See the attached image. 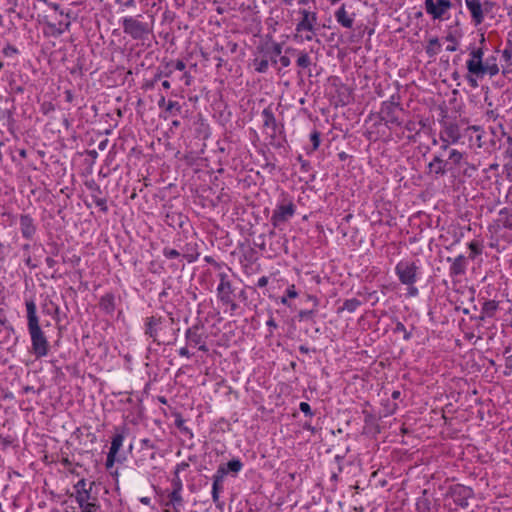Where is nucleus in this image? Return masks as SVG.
<instances>
[{"label":"nucleus","mask_w":512,"mask_h":512,"mask_svg":"<svg viewBox=\"0 0 512 512\" xmlns=\"http://www.w3.org/2000/svg\"><path fill=\"white\" fill-rule=\"evenodd\" d=\"M484 50L482 47H469V59L466 62V79L473 88L478 86L477 78H483L485 75L494 77L499 73L497 59L494 56L488 57L483 61Z\"/></svg>","instance_id":"f257e3e1"},{"label":"nucleus","mask_w":512,"mask_h":512,"mask_svg":"<svg viewBox=\"0 0 512 512\" xmlns=\"http://www.w3.org/2000/svg\"><path fill=\"white\" fill-rule=\"evenodd\" d=\"M27 327L31 338V352L36 358H43L48 355L49 342L42 331L37 316V308L34 301L26 302Z\"/></svg>","instance_id":"f03ea898"},{"label":"nucleus","mask_w":512,"mask_h":512,"mask_svg":"<svg viewBox=\"0 0 512 512\" xmlns=\"http://www.w3.org/2000/svg\"><path fill=\"white\" fill-rule=\"evenodd\" d=\"M300 19L295 27L294 39L298 42L312 41L317 33L318 15L315 11L300 9Z\"/></svg>","instance_id":"7ed1b4c3"},{"label":"nucleus","mask_w":512,"mask_h":512,"mask_svg":"<svg viewBox=\"0 0 512 512\" xmlns=\"http://www.w3.org/2000/svg\"><path fill=\"white\" fill-rule=\"evenodd\" d=\"M137 17H124L122 19L123 32L134 40H144L152 31L148 23L142 22Z\"/></svg>","instance_id":"20e7f679"},{"label":"nucleus","mask_w":512,"mask_h":512,"mask_svg":"<svg viewBox=\"0 0 512 512\" xmlns=\"http://www.w3.org/2000/svg\"><path fill=\"white\" fill-rule=\"evenodd\" d=\"M218 278L219 284L217 286V297L222 304L229 306L231 314H233L237 310L238 305L234 299L235 294L232 283L229 280V276L226 272H220L218 274Z\"/></svg>","instance_id":"39448f33"},{"label":"nucleus","mask_w":512,"mask_h":512,"mask_svg":"<svg viewBox=\"0 0 512 512\" xmlns=\"http://www.w3.org/2000/svg\"><path fill=\"white\" fill-rule=\"evenodd\" d=\"M295 211V204L291 200L284 199L278 203L274 209L271 216V224L274 227H279L280 225L286 223L290 218H292L295 214Z\"/></svg>","instance_id":"423d86ee"},{"label":"nucleus","mask_w":512,"mask_h":512,"mask_svg":"<svg viewBox=\"0 0 512 512\" xmlns=\"http://www.w3.org/2000/svg\"><path fill=\"white\" fill-rule=\"evenodd\" d=\"M395 272L404 285L411 286L417 281L418 267L414 262L401 261L395 267Z\"/></svg>","instance_id":"0eeeda50"},{"label":"nucleus","mask_w":512,"mask_h":512,"mask_svg":"<svg viewBox=\"0 0 512 512\" xmlns=\"http://www.w3.org/2000/svg\"><path fill=\"white\" fill-rule=\"evenodd\" d=\"M465 4L475 25L484 21L485 14L489 13L493 6L490 1L481 2L480 0H465Z\"/></svg>","instance_id":"6e6552de"},{"label":"nucleus","mask_w":512,"mask_h":512,"mask_svg":"<svg viewBox=\"0 0 512 512\" xmlns=\"http://www.w3.org/2000/svg\"><path fill=\"white\" fill-rule=\"evenodd\" d=\"M452 7L450 0H425L424 8L434 20H442Z\"/></svg>","instance_id":"1a4fd4ad"},{"label":"nucleus","mask_w":512,"mask_h":512,"mask_svg":"<svg viewBox=\"0 0 512 512\" xmlns=\"http://www.w3.org/2000/svg\"><path fill=\"white\" fill-rule=\"evenodd\" d=\"M473 494V490L464 485L458 484L450 488V496L453 502L461 508L469 506V499L473 497Z\"/></svg>","instance_id":"9d476101"},{"label":"nucleus","mask_w":512,"mask_h":512,"mask_svg":"<svg viewBox=\"0 0 512 512\" xmlns=\"http://www.w3.org/2000/svg\"><path fill=\"white\" fill-rule=\"evenodd\" d=\"M226 476V471L224 470V464H221L213 475V483H212V500L216 504L217 507H221L222 503L219 501V495L223 491V482Z\"/></svg>","instance_id":"9b49d317"},{"label":"nucleus","mask_w":512,"mask_h":512,"mask_svg":"<svg viewBox=\"0 0 512 512\" xmlns=\"http://www.w3.org/2000/svg\"><path fill=\"white\" fill-rule=\"evenodd\" d=\"M185 337L189 345L199 346V350L203 352L208 351L204 337L201 333H199V327L197 325L188 328L186 330Z\"/></svg>","instance_id":"f8f14e48"},{"label":"nucleus","mask_w":512,"mask_h":512,"mask_svg":"<svg viewBox=\"0 0 512 512\" xmlns=\"http://www.w3.org/2000/svg\"><path fill=\"white\" fill-rule=\"evenodd\" d=\"M163 323L162 317L151 316L146 319L145 334L153 339L154 342L160 344L158 340V331L161 329Z\"/></svg>","instance_id":"ddd939ff"},{"label":"nucleus","mask_w":512,"mask_h":512,"mask_svg":"<svg viewBox=\"0 0 512 512\" xmlns=\"http://www.w3.org/2000/svg\"><path fill=\"white\" fill-rule=\"evenodd\" d=\"M430 173H434L437 176H443L448 170L451 169L450 162L445 161L442 155H435L432 161L428 164Z\"/></svg>","instance_id":"4468645a"},{"label":"nucleus","mask_w":512,"mask_h":512,"mask_svg":"<svg viewBox=\"0 0 512 512\" xmlns=\"http://www.w3.org/2000/svg\"><path fill=\"white\" fill-rule=\"evenodd\" d=\"M162 504L164 507H172L174 512H181L184 507L182 492L169 491L167 493V500L163 501Z\"/></svg>","instance_id":"2eb2a0df"},{"label":"nucleus","mask_w":512,"mask_h":512,"mask_svg":"<svg viewBox=\"0 0 512 512\" xmlns=\"http://www.w3.org/2000/svg\"><path fill=\"white\" fill-rule=\"evenodd\" d=\"M20 230L22 236L26 239H31L35 234L36 227L34 225L33 219L29 215H21Z\"/></svg>","instance_id":"dca6fc26"},{"label":"nucleus","mask_w":512,"mask_h":512,"mask_svg":"<svg viewBox=\"0 0 512 512\" xmlns=\"http://www.w3.org/2000/svg\"><path fill=\"white\" fill-rule=\"evenodd\" d=\"M181 254L184 259L187 260V262L192 263L196 261L200 255L198 252V245L196 242H189L186 243L181 248Z\"/></svg>","instance_id":"f3484780"},{"label":"nucleus","mask_w":512,"mask_h":512,"mask_svg":"<svg viewBox=\"0 0 512 512\" xmlns=\"http://www.w3.org/2000/svg\"><path fill=\"white\" fill-rule=\"evenodd\" d=\"M467 268V261L463 255L457 256L450 266V275L453 277L461 276L465 273Z\"/></svg>","instance_id":"a211bd4d"},{"label":"nucleus","mask_w":512,"mask_h":512,"mask_svg":"<svg viewBox=\"0 0 512 512\" xmlns=\"http://www.w3.org/2000/svg\"><path fill=\"white\" fill-rule=\"evenodd\" d=\"M65 19L59 20L57 23H48V27L51 29L53 36L58 37L65 31L69 30L71 22L69 20V14L65 15Z\"/></svg>","instance_id":"6ab92c4d"},{"label":"nucleus","mask_w":512,"mask_h":512,"mask_svg":"<svg viewBox=\"0 0 512 512\" xmlns=\"http://www.w3.org/2000/svg\"><path fill=\"white\" fill-rule=\"evenodd\" d=\"M335 18L343 27L352 28L354 20L346 11L344 4L335 12Z\"/></svg>","instance_id":"aec40b11"},{"label":"nucleus","mask_w":512,"mask_h":512,"mask_svg":"<svg viewBox=\"0 0 512 512\" xmlns=\"http://www.w3.org/2000/svg\"><path fill=\"white\" fill-rule=\"evenodd\" d=\"M499 303L495 300H488L483 303L482 309H481V319H484L486 317L492 318L494 317L496 311L498 310Z\"/></svg>","instance_id":"412c9836"},{"label":"nucleus","mask_w":512,"mask_h":512,"mask_svg":"<svg viewBox=\"0 0 512 512\" xmlns=\"http://www.w3.org/2000/svg\"><path fill=\"white\" fill-rule=\"evenodd\" d=\"M94 485L95 483L91 482L87 491H79L78 493H76L75 499L79 506H83L86 503L96 501V497H93L91 494L92 487Z\"/></svg>","instance_id":"4be33fe9"},{"label":"nucleus","mask_w":512,"mask_h":512,"mask_svg":"<svg viewBox=\"0 0 512 512\" xmlns=\"http://www.w3.org/2000/svg\"><path fill=\"white\" fill-rule=\"evenodd\" d=\"M460 37H461V35H460V33H458L457 30L448 31L447 35L445 36V40L449 43L446 46V50L449 52L456 51L459 46Z\"/></svg>","instance_id":"5701e85b"},{"label":"nucleus","mask_w":512,"mask_h":512,"mask_svg":"<svg viewBox=\"0 0 512 512\" xmlns=\"http://www.w3.org/2000/svg\"><path fill=\"white\" fill-rule=\"evenodd\" d=\"M262 119L264 127L271 129L272 132L275 133L277 122L273 112L270 109H264L262 111Z\"/></svg>","instance_id":"b1692460"},{"label":"nucleus","mask_w":512,"mask_h":512,"mask_svg":"<svg viewBox=\"0 0 512 512\" xmlns=\"http://www.w3.org/2000/svg\"><path fill=\"white\" fill-rule=\"evenodd\" d=\"M441 50V44L437 37H432L428 40V44L425 48V52L429 58H434L439 54Z\"/></svg>","instance_id":"393cba45"},{"label":"nucleus","mask_w":512,"mask_h":512,"mask_svg":"<svg viewBox=\"0 0 512 512\" xmlns=\"http://www.w3.org/2000/svg\"><path fill=\"white\" fill-rule=\"evenodd\" d=\"M499 222L504 228L512 230V209H501L499 212Z\"/></svg>","instance_id":"a878e982"},{"label":"nucleus","mask_w":512,"mask_h":512,"mask_svg":"<svg viewBox=\"0 0 512 512\" xmlns=\"http://www.w3.org/2000/svg\"><path fill=\"white\" fill-rule=\"evenodd\" d=\"M100 307L106 312L110 313L114 310V296L112 294H106L100 299Z\"/></svg>","instance_id":"bb28decb"},{"label":"nucleus","mask_w":512,"mask_h":512,"mask_svg":"<svg viewBox=\"0 0 512 512\" xmlns=\"http://www.w3.org/2000/svg\"><path fill=\"white\" fill-rule=\"evenodd\" d=\"M440 135H445L452 143H456L460 138L458 128L454 125L446 127Z\"/></svg>","instance_id":"cd10ccee"},{"label":"nucleus","mask_w":512,"mask_h":512,"mask_svg":"<svg viewBox=\"0 0 512 512\" xmlns=\"http://www.w3.org/2000/svg\"><path fill=\"white\" fill-rule=\"evenodd\" d=\"M243 468V463L239 459H232L226 465H224V470L226 471V475L231 472L236 475Z\"/></svg>","instance_id":"c85d7f7f"},{"label":"nucleus","mask_w":512,"mask_h":512,"mask_svg":"<svg viewBox=\"0 0 512 512\" xmlns=\"http://www.w3.org/2000/svg\"><path fill=\"white\" fill-rule=\"evenodd\" d=\"M124 436L122 434H116L113 436L111 441V446L109 452L112 454H117L120 448L123 445Z\"/></svg>","instance_id":"c756f323"},{"label":"nucleus","mask_w":512,"mask_h":512,"mask_svg":"<svg viewBox=\"0 0 512 512\" xmlns=\"http://www.w3.org/2000/svg\"><path fill=\"white\" fill-rule=\"evenodd\" d=\"M297 65L301 68H308L311 65V58L306 52H300Z\"/></svg>","instance_id":"7c9ffc66"},{"label":"nucleus","mask_w":512,"mask_h":512,"mask_svg":"<svg viewBox=\"0 0 512 512\" xmlns=\"http://www.w3.org/2000/svg\"><path fill=\"white\" fill-rule=\"evenodd\" d=\"M183 484L182 480L179 477V469H176L175 476L172 479V492H182Z\"/></svg>","instance_id":"2f4dec72"},{"label":"nucleus","mask_w":512,"mask_h":512,"mask_svg":"<svg viewBox=\"0 0 512 512\" xmlns=\"http://www.w3.org/2000/svg\"><path fill=\"white\" fill-rule=\"evenodd\" d=\"M463 159V154L456 150V149H452L449 153V162H450V165L451 164H454V165H459L461 160Z\"/></svg>","instance_id":"473e14b6"},{"label":"nucleus","mask_w":512,"mask_h":512,"mask_svg":"<svg viewBox=\"0 0 512 512\" xmlns=\"http://www.w3.org/2000/svg\"><path fill=\"white\" fill-rule=\"evenodd\" d=\"M359 305L360 301L358 299L352 298L344 302L342 309L347 310L348 312H354Z\"/></svg>","instance_id":"72a5a7b5"},{"label":"nucleus","mask_w":512,"mask_h":512,"mask_svg":"<svg viewBox=\"0 0 512 512\" xmlns=\"http://www.w3.org/2000/svg\"><path fill=\"white\" fill-rule=\"evenodd\" d=\"M255 70L259 73H265L268 70L269 62L267 59L255 60Z\"/></svg>","instance_id":"f704fd0d"},{"label":"nucleus","mask_w":512,"mask_h":512,"mask_svg":"<svg viewBox=\"0 0 512 512\" xmlns=\"http://www.w3.org/2000/svg\"><path fill=\"white\" fill-rule=\"evenodd\" d=\"M469 249L471 250L470 257L473 259L477 255L482 253V245L478 241H472L469 243Z\"/></svg>","instance_id":"c9c22d12"},{"label":"nucleus","mask_w":512,"mask_h":512,"mask_svg":"<svg viewBox=\"0 0 512 512\" xmlns=\"http://www.w3.org/2000/svg\"><path fill=\"white\" fill-rule=\"evenodd\" d=\"M163 255L168 259H174V258H178V257L182 256L181 250L178 251L176 249H172V248H168V247L163 249Z\"/></svg>","instance_id":"e433bc0d"},{"label":"nucleus","mask_w":512,"mask_h":512,"mask_svg":"<svg viewBox=\"0 0 512 512\" xmlns=\"http://www.w3.org/2000/svg\"><path fill=\"white\" fill-rule=\"evenodd\" d=\"M310 140L312 142V151L317 150L320 145V132L314 130L310 135Z\"/></svg>","instance_id":"4c0bfd02"},{"label":"nucleus","mask_w":512,"mask_h":512,"mask_svg":"<svg viewBox=\"0 0 512 512\" xmlns=\"http://www.w3.org/2000/svg\"><path fill=\"white\" fill-rule=\"evenodd\" d=\"M166 112L169 113H180L181 112V106L176 101H168L166 105Z\"/></svg>","instance_id":"58836bf2"},{"label":"nucleus","mask_w":512,"mask_h":512,"mask_svg":"<svg viewBox=\"0 0 512 512\" xmlns=\"http://www.w3.org/2000/svg\"><path fill=\"white\" fill-rule=\"evenodd\" d=\"M79 507L82 512H96L99 508V505L96 503V501H92L91 503H86Z\"/></svg>","instance_id":"ea45409f"},{"label":"nucleus","mask_w":512,"mask_h":512,"mask_svg":"<svg viewBox=\"0 0 512 512\" xmlns=\"http://www.w3.org/2000/svg\"><path fill=\"white\" fill-rule=\"evenodd\" d=\"M7 12L9 14L15 13L18 6V0H6Z\"/></svg>","instance_id":"a19ab883"},{"label":"nucleus","mask_w":512,"mask_h":512,"mask_svg":"<svg viewBox=\"0 0 512 512\" xmlns=\"http://www.w3.org/2000/svg\"><path fill=\"white\" fill-rule=\"evenodd\" d=\"M74 488L76 490V493H78L79 491H87L88 488H87V483H86V480L85 479H80L75 485H74Z\"/></svg>","instance_id":"79ce46f5"},{"label":"nucleus","mask_w":512,"mask_h":512,"mask_svg":"<svg viewBox=\"0 0 512 512\" xmlns=\"http://www.w3.org/2000/svg\"><path fill=\"white\" fill-rule=\"evenodd\" d=\"M299 409L307 416L313 415L311 407L307 402H301L299 405Z\"/></svg>","instance_id":"37998d69"},{"label":"nucleus","mask_w":512,"mask_h":512,"mask_svg":"<svg viewBox=\"0 0 512 512\" xmlns=\"http://www.w3.org/2000/svg\"><path fill=\"white\" fill-rule=\"evenodd\" d=\"M314 315V310H301L299 312V318L301 320H304V319H311Z\"/></svg>","instance_id":"c03bdc74"},{"label":"nucleus","mask_w":512,"mask_h":512,"mask_svg":"<svg viewBox=\"0 0 512 512\" xmlns=\"http://www.w3.org/2000/svg\"><path fill=\"white\" fill-rule=\"evenodd\" d=\"M286 294H287L288 298H296L298 296V293L296 291L294 284H292L288 287Z\"/></svg>","instance_id":"a18cd8bd"},{"label":"nucleus","mask_w":512,"mask_h":512,"mask_svg":"<svg viewBox=\"0 0 512 512\" xmlns=\"http://www.w3.org/2000/svg\"><path fill=\"white\" fill-rule=\"evenodd\" d=\"M95 204L104 212L107 211L106 200L103 198H98L95 200Z\"/></svg>","instance_id":"49530a36"},{"label":"nucleus","mask_w":512,"mask_h":512,"mask_svg":"<svg viewBox=\"0 0 512 512\" xmlns=\"http://www.w3.org/2000/svg\"><path fill=\"white\" fill-rule=\"evenodd\" d=\"M115 457H116V454H112L109 452L108 455H107V459H106V467L107 468H111L114 463H115Z\"/></svg>","instance_id":"de8ad7c7"},{"label":"nucleus","mask_w":512,"mask_h":512,"mask_svg":"<svg viewBox=\"0 0 512 512\" xmlns=\"http://www.w3.org/2000/svg\"><path fill=\"white\" fill-rule=\"evenodd\" d=\"M440 140L442 141V150L446 151L450 145V143H452L449 139H447L445 137V135H440Z\"/></svg>","instance_id":"09e8293b"},{"label":"nucleus","mask_w":512,"mask_h":512,"mask_svg":"<svg viewBox=\"0 0 512 512\" xmlns=\"http://www.w3.org/2000/svg\"><path fill=\"white\" fill-rule=\"evenodd\" d=\"M502 57L506 60V61H509L512 59V48H506L503 50L502 52Z\"/></svg>","instance_id":"8fccbe9b"},{"label":"nucleus","mask_w":512,"mask_h":512,"mask_svg":"<svg viewBox=\"0 0 512 512\" xmlns=\"http://www.w3.org/2000/svg\"><path fill=\"white\" fill-rule=\"evenodd\" d=\"M269 282V279L267 276H262L258 279L257 286L260 288L265 287Z\"/></svg>","instance_id":"3c124183"},{"label":"nucleus","mask_w":512,"mask_h":512,"mask_svg":"<svg viewBox=\"0 0 512 512\" xmlns=\"http://www.w3.org/2000/svg\"><path fill=\"white\" fill-rule=\"evenodd\" d=\"M279 61L283 67H288L291 63L290 58L287 56H281Z\"/></svg>","instance_id":"603ef678"},{"label":"nucleus","mask_w":512,"mask_h":512,"mask_svg":"<svg viewBox=\"0 0 512 512\" xmlns=\"http://www.w3.org/2000/svg\"><path fill=\"white\" fill-rule=\"evenodd\" d=\"M174 67L176 70L183 71L186 68V64L182 60H177Z\"/></svg>","instance_id":"864d4df0"},{"label":"nucleus","mask_w":512,"mask_h":512,"mask_svg":"<svg viewBox=\"0 0 512 512\" xmlns=\"http://www.w3.org/2000/svg\"><path fill=\"white\" fill-rule=\"evenodd\" d=\"M3 53L6 56H8L10 54L17 53V49L12 46H7L6 48L3 49Z\"/></svg>","instance_id":"5fc2aeb1"},{"label":"nucleus","mask_w":512,"mask_h":512,"mask_svg":"<svg viewBox=\"0 0 512 512\" xmlns=\"http://www.w3.org/2000/svg\"><path fill=\"white\" fill-rule=\"evenodd\" d=\"M417 294H418V289L414 285L408 286V295L409 296L414 297Z\"/></svg>","instance_id":"6e6d98bb"},{"label":"nucleus","mask_w":512,"mask_h":512,"mask_svg":"<svg viewBox=\"0 0 512 512\" xmlns=\"http://www.w3.org/2000/svg\"><path fill=\"white\" fill-rule=\"evenodd\" d=\"M179 355L183 356V357H186V358H190L191 357V354H190L189 350L186 347H182L179 350Z\"/></svg>","instance_id":"4d7b16f0"},{"label":"nucleus","mask_w":512,"mask_h":512,"mask_svg":"<svg viewBox=\"0 0 512 512\" xmlns=\"http://www.w3.org/2000/svg\"><path fill=\"white\" fill-rule=\"evenodd\" d=\"M298 161L301 163L302 169L307 171L308 170V166H309V162L304 160L301 155L298 157Z\"/></svg>","instance_id":"13d9d810"},{"label":"nucleus","mask_w":512,"mask_h":512,"mask_svg":"<svg viewBox=\"0 0 512 512\" xmlns=\"http://www.w3.org/2000/svg\"><path fill=\"white\" fill-rule=\"evenodd\" d=\"M395 331H396V332H406V328H405V326H404V324H403V323L398 322V323L396 324Z\"/></svg>","instance_id":"bf43d9fd"},{"label":"nucleus","mask_w":512,"mask_h":512,"mask_svg":"<svg viewBox=\"0 0 512 512\" xmlns=\"http://www.w3.org/2000/svg\"><path fill=\"white\" fill-rule=\"evenodd\" d=\"M266 325H267L268 327H270V328H276V327H277V324H276V322H275V320H274V318H273V317H270V318L268 319V321L266 322Z\"/></svg>","instance_id":"052dcab7"},{"label":"nucleus","mask_w":512,"mask_h":512,"mask_svg":"<svg viewBox=\"0 0 512 512\" xmlns=\"http://www.w3.org/2000/svg\"><path fill=\"white\" fill-rule=\"evenodd\" d=\"M183 79L185 80L186 85H190L192 76L188 72H185L183 75Z\"/></svg>","instance_id":"680f3d73"},{"label":"nucleus","mask_w":512,"mask_h":512,"mask_svg":"<svg viewBox=\"0 0 512 512\" xmlns=\"http://www.w3.org/2000/svg\"><path fill=\"white\" fill-rule=\"evenodd\" d=\"M142 445L147 447V448H151L153 449L154 448V445L151 443V441L149 439H143L142 441Z\"/></svg>","instance_id":"e2e57ef3"},{"label":"nucleus","mask_w":512,"mask_h":512,"mask_svg":"<svg viewBox=\"0 0 512 512\" xmlns=\"http://www.w3.org/2000/svg\"><path fill=\"white\" fill-rule=\"evenodd\" d=\"M135 5H136L135 0H127L124 3V6L127 7V8L135 7Z\"/></svg>","instance_id":"0e129e2a"},{"label":"nucleus","mask_w":512,"mask_h":512,"mask_svg":"<svg viewBox=\"0 0 512 512\" xmlns=\"http://www.w3.org/2000/svg\"><path fill=\"white\" fill-rule=\"evenodd\" d=\"M166 105H167V103H166V99H165V97H164V96H161V97H160V99H159V101H158V106H159V107H164V106L166 107Z\"/></svg>","instance_id":"69168bd1"},{"label":"nucleus","mask_w":512,"mask_h":512,"mask_svg":"<svg viewBox=\"0 0 512 512\" xmlns=\"http://www.w3.org/2000/svg\"><path fill=\"white\" fill-rule=\"evenodd\" d=\"M281 51H282V47L280 44H275L274 45V52L276 55H280L281 54Z\"/></svg>","instance_id":"338daca9"},{"label":"nucleus","mask_w":512,"mask_h":512,"mask_svg":"<svg viewBox=\"0 0 512 512\" xmlns=\"http://www.w3.org/2000/svg\"><path fill=\"white\" fill-rule=\"evenodd\" d=\"M308 300L311 301L315 307L318 306V299L315 296L309 295Z\"/></svg>","instance_id":"774afa93"}]
</instances>
